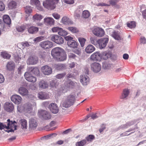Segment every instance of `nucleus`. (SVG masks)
Instances as JSON below:
<instances>
[{
	"mask_svg": "<svg viewBox=\"0 0 146 146\" xmlns=\"http://www.w3.org/2000/svg\"><path fill=\"white\" fill-rule=\"evenodd\" d=\"M50 37L51 41L58 44H62L64 42L63 38L58 35H52L50 36Z\"/></svg>",
	"mask_w": 146,
	"mask_h": 146,
	"instance_id": "obj_4",
	"label": "nucleus"
},
{
	"mask_svg": "<svg viewBox=\"0 0 146 146\" xmlns=\"http://www.w3.org/2000/svg\"><path fill=\"white\" fill-rule=\"evenodd\" d=\"M73 52L78 55L81 54V49L80 48H77L73 50Z\"/></svg>",
	"mask_w": 146,
	"mask_h": 146,
	"instance_id": "obj_64",
	"label": "nucleus"
},
{
	"mask_svg": "<svg viewBox=\"0 0 146 146\" xmlns=\"http://www.w3.org/2000/svg\"><path fill=\"white\" fill-rule=\"evenodd\" d=\"M129 91L127 89H125L123 90L121 98L124 99L127 97L129 94Z\"/></svg>",
	"mask_w": 146,
	"mask_h": 146,
	"instance_id": "obj_39",
	"label": "nucleus"
},
{
	"mask_svg": "<svg viewBox=\"0 0 146 146\" xmlns=\"http://www.w3.org/2000/svg\"><path fill=\"white\" fill-rule=\"evenodd\" d=\"M91 68L94 72L97 73L100 71L101 68V65L98 63L95 62L92 64Z\"/></svg>",
	"mask_w": 146,
	"mask_h": 146,
	"instance_id": "obj_15",
	"label": "nucleus"
},
{
	"mask_svg": "<svg viewBox=\"0 0 146 146\" xmlns=\"http://www.w3.org/2000/svg\"><path fill=\"white\" fill-rule=\"evenodd\" d=\"M127 26L130 28H134L136 26L135 23L134 21H131L130 23H127Z\"/></svg>",
	"mask_w": 146,
	"mask_h": 146,
	"instance_id": "obj_50",
	"label": "nucleus"
},
{
	"mask_svg": "<svg viewBox=\"0 0 146 146\" xmlns=\"http://www.w3.org/2000/svg\"><path fill=\"white\" fill-rule=\"evenodd\" d=\"M44 37L43 36H40L35 38L34 41L36 42H39L44 39Z\"/></svg>",
	"mask_w": 146,
	"mask_h": 146,
	"instance_id": "obj_59",
	"label": "nucleus"
},
{
	"mask_svg": "<svg viewBox=\"0 0 146 146\" xmlns=\"http://www.w3.org/2000/svg\"><path fill=\"white\" fill-rule=\"evenodd\" d=\"M111 56V54L109 52L105 51L103 52L101 54V59L102 58L104 60H106Z\"/></svg>",
	"mask_w": 146,
	"mask_h": 146,
	"instance_id": "obj_29",
	"label": "nucleus"
},
{
	"mask_svg": "<svg viewBox=\"0 0 146 146\" xmlns=\"http://www.w3.org/2000/svg\"><path fill=\"white\" fill-rule=\"evenodd\" d=\"M2 129L6 131H8V129L7 126L6 124H4L2 123H0V129L2 130Z\"/></svg>",
	"mask_w": 146,
	"mask_h": 146,
	"instance_id": "obj_51",
	"label": "nucleus"
},
{
	"mask_svg": "<svg viewBox=\"0 0 146 146\" xmlns=\"http://www.w3.org/2000/svg\"><path fill=\"white\" fill-rule=\"evenodd\" d=\"M16 2L13 0L9 1L8 4V7L9 9H14L16 8Z\"/></svg>",
	"mask_w": 146,
	"mask_h": 146,
	"instance_id": "obj_30",
	"label": "nucleus"
},
{
	"mask_svg": "<svg viewBox=\"0 0 146 146\" xmlns=\"http://www.w3.org/2000/svg\"><path fill=\"white\" fill-rule=\"evenodd\" d=\"M37 125V123L35 119L32 118L30 119L29 126L30 128L33 129L35 128Z\"/></svg>",
	"mask_w": 146,
	"mask_h": 146,
	"instance_id": "obj_26",
	"label": "nucleus"
},
{
	"mask_svg": "<svg viewBox=\"0 0 146 146\" xmlns=\"http://www.w3.org/2000/svg\"><path fill=\"white\" fill-rule=\"evenodd\" d=\"M39 45L42 48L46 50L52 48L53 45L52 42L48 40H46L40 42Z\"/></svg>",
	"mask_w": 146,
	"mask_h": 146,
	"instance_id": "obj_7",
	"label": "nucleus"
},
{
	"mask_svg": "<svg viewBox=\"0 0 146 146\" xmlns=\"http://www.w3.org/2000/svg\"><path fill=\"white\" fill-rule=\"evenodd\" d=\"M90 15L89 11L87 10L84 11L82 13V18L86 19L88 18Z\"/></svg>",
	"mask_w": 146,
	"mask_h": 146,
	"instance_id": "obj_35",
	"label": "nucleus"
},
{
	"mask_svg": "<svg viewBox=\"0 0 146 146\" xmlns=\"http://www.w3.org/2000/svg\"><path fill=\"white\" fill-rule=\"evenodd\" d=\"M112 36L116 40H120L121 39L119 34L118 32L115 31L113 32L112 34Z\"/></svg>",
	"mask_w": 146,
	"mask_h": 146,
	"instance_id": "obj_38",
	"label": "nucleus"
},
{
	"mask_svg": "<svg viewBox=\"0 0 146 146\" xmlns=\"http://www.w3.org/2000/svg\"><path fill=\"white\" fill-rule=\"evenodd\" d=\"M44 22L48 25H53L54 23V20L52 18L47 17L44 19Z\"/></svg>",
	"mask_w": 146,
	"mask_h": 146,
	"instance_id": "obj_28",
	"label": "nucleus"
},
{
	"mask_svg": "<svg viewBox=\"0 0 146 146\" xmlns=\"http://www.w3.org/2000/svg\"><path fill=\"white\" fill-rule=\"evenodd\" d=\"M76 100L75 96L70 95L67 96L66 100L62 104L63 107L67 108L72 105Z\"/></svg>",
	"mask_w": 146,
	"mask_h": 146,
	"instance_id": "obj_2",
	"label": "nucleus"
},
{
	"mask_svg": "<svg viewBox=\"0 0 146 146\" xmlns=\"http://www.w3.org/2000/svg\"><path fill=\"white\" fill-rule=\"evenodd\" d=\"M78 40L80 43L81 46L83 47L84 46L86 41V39L80 37L78 38Z\"/></svg>",
	"mask_w": 146,
	"mask_h": 146,
	"instance_id": "obj_49",
	"label": "nucleus"
},
{
	"mask_svg": "<svg viewBox=\"0 0 146 146\" xmlns=\"http://www.w3.org/2000/svg\"><path fill=\"white\" fill-rule=\"evenodd\" d=\"M66 75V74L65 73L59 74L57 75L56 76V77L58 79H61L63 78Z\"/></svg>",
	"mask_w": 146,
	"mask_h": 146,
	"instance_id": "obj_58",
	"label": "nucleus"
},
{
	"mask_svg": "<svg viewBox=\"0 0 146 146\" xmlns=\"http://www.w3.org/2000/svg\"><path fill=\"white\" fill-rule=\"evenodd\" d=\"M68 57L69 58L70 60L72 59H75L77 57V56L73 53H70L68 54Z\"/></svg>",
	"mask_w": 146,
	"mask_h": 146,
	"instance_id": "obj_56",
	"label": "nucleus"
},
{
	"mask_svg": "<svg viewBox=\"0 0 146 146\" xmlns=\"http://www.w3.org/2000/svg\"><path fill=\"white\" fill-rule=\"evenodd\" d=\"M68 34L67 31L63 30V29L60 28L59 31H58V34L61 36H66Z\"/></svg>",
	"mask_w": 146,
	"mask_h": 146,
	"instance_id": "obj_46",
	"label": "nucleus"
},
{
	"mask_svg": "<svg viewBox=\"0 0 146 146\" xmlns=\"http://www.w3.org/2000/svg\"><path fill=\"white\" fill-rule=\"evenodd\" d=\"M21 125L22 129H26L27 127V123L26 120L22 119L21 120Z\"/></svg>",
	"mask_w": 146,
	"mask_h": 146,
	"instance_id": "obj_48",
	"label": "nucleus"
},
{
	"mask_svg": "<svg viewBox=\"0 0 146 146\" xmlns=\"http://www.w3.org/2000/svg\"><path fill=\"white\" fill-rule=\"evenodd\" d=\"M54 67L57 70H61L63 69L65 66L63 64H55Z\"/></svg>",
	"mask_w": 146,
	"mask_h": 146,
	"instance_id": "obj_47",
	"label": "nucleus"
},
{
	"mask_svg": "<svg viewBox=\"0 0 146 146\" xmlns=\"http://www.w3.org/2000/svg\"><path fill=\"white\" fill-rule=\"evenodd\" d=\"M67 44L70 47L73 48H76L78 46L77 43L74 40L71 41H68Z\"/></svg>",
	"mask_w": 146,
	"mask_h": 146,
	"instance_id": "obj_33",
	"label": "nucleus"
},
{
	"mask_svg": "<svg viewBox=\"0 0 146 146\" xmlns=\"http://www.w3.org/2000/svg\"><path fill=\"white\" fill-rule=\"evenodd\" d=\"M41 70L42 72L45 75H49L52 72L51 68L47 65H45L42 66Z\"/></svg>",
	"mask_w": 146,
	"mask_h": 146,
	"instance_id": "obj_13",
	"label": "nucleus"
},
{
	"mask_svg": "<svg viewBox=\"0 0 146 146\" xmlns=\"http://www.w3.org/2000/svg\"><path fill=\"white\" fill-rule=\"evenodd\" d=\"M80 81L84 85H86L89 82V78L87 75H82L80 76Z\"/></svg>",
	"mask_w": 146,
	"mask_h": 146,
	"instance_id": "obj_19",
	"label": "nucleus"
},
{
	"mask_svg": "<svg viewBox=\"0 0 146 146\" xmlns=\"http://www.w3.org/2000/svg\"><path fill=\"white\" fill-rule=\"evenodd\" d=\"M30 4L32 5H35L36 6L37 9L39 10H42V8L40 6V2L38 0H31L30 1Z\"/></svg>",
	"mask_w": 146,
	"mask_h": 146,
	"instance_id": "obj_21",
	"label": "nucleus"
},
{
	"mask_svg": "<svg viewBox=\"0 0 146 146\" xmlns=\"http://www.w3.org/2000/svg\"><path fill=\"white\" fill-rule=\"evenodd\" d=\"M24 105L22 106L19 105L17 106V111L21 113L23 112H24Z\"/></svg>",
	"mask_w": 146,
	"mask_h": 146,
	"instance_id": "obj_55",
	"label": "nucleus"
},
{
	"mask_svg": "<svg viewBox=\"0 0 146 146\" xmlns=\"http://www.w3.org/2000/svg\"><path fill=\"white\" fill-rule=\"evenodd\" d=\"M52 15L54 19L57 20L59 19L60 17V15L57 13H53Z\"/></svg>",
	"mask_w": 146,
	"mask_h": 146,
	"instance_id": "obj_63",
	"label": "nucleus"
},
{
	"mask_svg": "<svg viewBox=\"0 0 146 146\" xmlns=\"http://www.w3.org/2000/svg\"><path fill=\"white\" fill-rule=\"evenodd\" d=\"M38 115L39 116L42 117L45 119H48L51 117V115L50 113L45 110H41L38 111Z\"/></svg>",
	"mask_w": 146,
	"mask_h": 146,
	"instance_id": "obj_9",
	"label": "nucleus"
},
{
	"mask_svg": "<svg viewBox=\"0 0 146 146\" xmlns=\"http://www.w3.org/2000/svg\"><path fill=\"white\" fill-rule=\"evenodd\" d=\"M24 76L25 79L29 82H35L36 80V77L32 75L30 72H25Z\"/></svg>",
	"mask_w": 146,
	"mask_h": 146,
	"instance_id": "obj_10",
	"label": "nucleus"
},
{
	"mask_svg": "<svg viewBox=\"0 0 146 146\" xmlns=\"http://www.w3.org/2000/svg\"><path fill=\"white\" fill-rule=\"evenodd\" d=\"M108 40V38H104L98 40V44H99V48L100 49L105 48L106 46Z\"/></svg>",
	"mask_w": 146,
	"mask_h": 146,
	"instance_id": "obj_11",
	"label": "nucleus"
},
{
	"mask_svg": "<svg viewBox=\"0 0 146 146\" xmlns=\"http://www.w3.org/2000/svg\"><path fill=\"white\" fill-rule=\"evenodd\" d=\"M60 28L58 27H54L52 29V31L53 33L58 32V31H59Z\"/></svg>",
	"mask_w": 146,
	"mask_h": 146,
	"instance_id": "obj_60",
	"label": "nucleus"
},
{
	"mask_svg": "<svg viewBox=\"0 0 146 146\" xmlns=\"http://www.w3.org/2000/svg\"><path fill=\"white\" fill-rule=\"evenodd\" d=\"M38 31V27L31 26L29 27L28 29V32L30 34H33L37 33Z\"/></svg>",
	"mask_w": 146,
	"mask_h": 146,
	"instance_id": "obj_25",
	"label": "nucleus"
},
{
	"mask_svg": "<svg viewBox=\"0 0 146 146\" xmlns=\"http://www.w3.org/2000/svg\"><path fill=\"white\" fill-rule=\"evenodd\" d=\"M95 138V137L94 135H90L86 137L85 140H86V141L91 142Z\"/></svg>",
	"mask_w": 146,
	"mask_h": 146,
	"instance_id": "obj_43",
	"label": "nucleus"
},
{
	"mask_svg": "<svg viewBox=\"0 0 146 146\" xmlns=\"http://www.w3.org/2000/svg\"><path fill=\"white\" fill-rule=\"evenodd\" d=\"M90 41L92 44L94 45H96L98 43V40H97V38L95 36L91 37L90 38Z\"/></svg>",
	"mask_w": 146,
	"mask_h": 146,
	"instance_id": "obj_45",
	"label": "nucleus"
},
{
	"mask_svg": "<svg viewBox=\"0 0 146 146\" xmlns=\"http://www.w3.org/2000/svg\"><path fill=\"white\" fill-rule=\"evenodd\" d=\"M4 107L5 110L8 112L12 111L14 109L13 104L11 102H6L4 104Z\"/></svg>",
	"mask_w": 146,
	"mask_h": 146,
	"instance_id": "obj_18",
	"label": "nucleus"
},
{
	"mask_svg": "<svg viewBox=\"0 0 146 146\" xmlns=\"http://www.w3.org/2000/svg\"><path fill=\"white\" fill-rule=\"evenodd\" d=\"M11 100L14 103L17 104H20L22 101V98L19 96L17 95H14L11 97Z\"/></svg>",
	"mask_w": 146,
	"mask_h": 146,
	"instance_id": "obj_12",
	"label": "nucleus"
},
{
	"mask_svg": "<svg viewBox=\"0 0 146 146\" xmlns=\"http://www.w3.org/2000/svg\"><path fill=\"white\" fill-rule=\"evenodd\" d=\"M119 0H110L109 2L110 4L112 5H115L119 1Z\"/></svg>",
	"mask_w": 146,
	"mask_h": 146,
	"instance_id": "obj_61",
	"label": "nucleus"
},
{
	"mask_svg": "<svg viewBox=\"0 0 146 146\" xmlns=\"http://www.w3.org/2000/svg\"><path fill=\"white\" fill-rule=\"evenodd\" d=\"M27 28V24L22 25L20 26L17 27L16 29L17 31L19 32H23Z\"/></svg>",
	"mask_w": 146,
	"mask_h": 146,
	"instance_id": "obj_31",
	"label": "nucleus"
},
{
	"mask_svg": "<svg viewBox=\"0 0 146 146\" xmlns=\"http://www.w3.org/2000/svg\"><path fill=\"white\" fill-rule=\"evenodd\" d=\"M4 22L0 19V29L2 31H4V28L5 27V24Z\"/></svg>",
	"mask_w": 146,
	"mask_h": 146,
	"instance_id": "obj_57",
	"label": "nucleus"
},
{
	"mask_svg": "<svg viewBox=\"0 0 146 146\" xmlns=\"http://www.w3.org/2000/svg\"><path fill=\"white\" fill-rule=\"evenodd\" d=\"M38 61V58L36 56H31L28 58L27 62L29 64L33 65L36 64Z\"/></svg>",
	"mask_w": 146,
	"mask_h": 146,
	"instance_id": "obj_17",
	"label": "nucleus"
},
{
	"mask_svg": "<svg viewBox=\"0 0 146 146\" xmlns=\"http://www.w3.org/2000/svg\"><path fill=\"white\" fill-rule=\"evenodd\" d=\"M92 31L94 35L98 37L103 36L105 33L104 30L99 27L94 28Z\"/></svg>",
	"mask_w": 146,
	"mask_h": 146,
	"instance_id": "obj_8",
	"label": "nucleus"
},
{
	"mask_svg": "<svg viewBox=\"0 0 146 146\" xmlns=\"http://www.w3.org/2000/svg\"><path fill=\"white\" fill-rule=\"evenodd\" d=\"M81 11L80 10V8L77 9L74 13V16L76 19L79 18L80 16Z\"/></svg>",
	"mask_w": 146,
	"mask_h": 146,
	"instance_id": "obj_41",
	"label": "nucleus"
},
{
	"mask_svg": "<svg viewBox=\"0 0 146 146\" xmlns=\"http://www.w3.org/2000/svg\"><path fill=\"white\" fill-rule=\"evenodd\" d=\"M38 98L42 100L48 99L50 98L49 95L45 92H41L38 94Z\"/></svg>",
	"mask_w": 146,
	"mask_h": 146,
	"instance_id": "obj_20",
	"label": "nucleus"
},
{
	"mask_svg": "<svg viewBox=\"0 0 146 146\" xmlns=\"http://www.w3.org/2000/svg\"><path fill=\"white\" fill-rule=\"evenodd\" d=\"M7 122V124L8 129V132H14V130L17 129V123L15 121H11L10 119H8Z\"/></svg>",
	"mask_w": 146,
	"mask_h": 146,
	"instance_id": "obj_5",
	"label": "nucleus"
},
{
	"mask_svg": "<svg viewBox=\"0 0 146 146\" xmlns=\"http://www.w3.org/2000/svg\"><path fill=\"white\" fill-rule=\"evenodd\" d=\"M95 47L92 45L89 44L86 47L85 50L88 54L91 53L95 50Z\"/></svg>",
	"mask_w": 146,
	"mask_h": 146,
	"instance_id": "obj_24",
	"label": "nucleus"
},
{
	"mask_svg": "<svg viewBox=\"0 0 146 146\" xmlns=\"http://www.w3.org/2000/svg\"><path fill=\"white\" fill-rule=\"evenodd\" d=\"M24 105V112L26 113L28 112L29 111H30L32 110V105L30 103H27Z\"/></svg>",
	"mask_w": 146,
	"mask_h": 146,
	"instance_id": "obj_27",
	"label": "nucleus"
},
{
	"mask_svg": "<svg viewBox=\"0 0 146 146\" xmlns=\"http://www.w3.org/2000/svg\"><path fill=\"white\" fill-rule=\"evenodd\" d=\"M29 70L31 71L30 72L31 73H33L36 76H38L39 75V71L38 68H33L32 67H31L29 68Z\"/></svg>",
	"mask_w": 146,
	"mask_h": 146,
	"instance_id": "obj_36",
	"label": "nucleus"
},
{
	"mask_svg": "<svg viewBox=\"0 0 146 146\" xmlns=\"http://www.w3.org/2000/svg\"><path fill=\"white\" fill-rule=\"evenodd\" d=\"M3 21L5 23L9 25L11 23V19L8 15H4L3 17Z\"/></svg>",
	"mask_w": 146,
	"mask_h": 146,
	"instance_id": "obj_32",
	"label": "nucleus"
},
{
	"mask_svg": "<svg viewBox=\"0 0 146 146\" xmlns=\"http://www.w3.org/2000/svg\"><path fill=\"white\" fill-rule=\"evenodd\" d=\"M19 92L23 96H28L29 95V91L26 88L21 87L19 89Z\"/></svg>",
	"mask_w": 146,
	"mask_h": 146,
	"instance_id": "obj_23",
	"label": "nucleus"
},
{
	"mask_svg": "<svg viewBox=\"0 0 146 146\" xmlns=\"http://www.w3.org/2000/svg\"><path fill=\"white\" fill-rule=\"evenodd\" d=\"M58 0H45L43 2V5L48 9H53L55 8L54 4L57 3Z\"/></svg>",
	"mask_w": 146,
	"mask_h": 146,
	"instance_id": "obj_3",
	"label": "nucleus"
},
{
	"mask_svg": "<svg viewBox=\"0 0 146 146\" xmlns=\"http://www.w3.org/2000/svg\"><path fill=\"white\" fill-rule=\"evenodd\" d=\"M43 18V17L41 15L36 14L33 17V19L35 21H40Z\"/></svg>",
	"mask_w": 146,
	"mask_h": 146,
	"instance_id": "obj_37",
	"label": "nucleus"
},
{
	"mask_svg": "<svg viewBox=\"0 0 146 146\" xmlns=\"http://www.w3.org/2000/svg\"><path fill=\"white\" fill-rule=\"evenodd\" d=\"M75 86V83L70 80H68L65 83V86L64 87L62 92L63 93L66 92L70 88H72Z\"/></svg>",
	"mask_w": 146,
	"mask_h": 146,
	"instance_id": "obj_6",
	"label": "nucleus"
},
{
	"mask_svg": "<svg viewBox=\"0 0 146 146\" xmlns=\"http://www.w3.org/2000/svg\"><path fill=\"white\" fill-rule=\"evenodd\" d=\"M90 58L94 61H100L101 59V54L99 52H96L91 55Z\"/></svg>",
	"mask_w": 146,
	"mask_h": 146,
	"instance_id": "obj_16",
	"label": "nucleus"
},
{
	"mask_svg": "<svg viewBox=\"0 0 146 146\" xmlns=\"http://www.w3.org/2000/svg\"><path fill=\"white\" fill-rule=\"evenodd\" d=\"M7 69L9 70H14L15 68V64L14 62H9L7 66Z\"/></svg>",
	"mask_w": 146,
	"mask_h": 146,
	"instance_id": "obj_34",
	"label": "nucleus"
},
{
	"mask_svg": "<svg viewBox=\"0 0 146 146\" xmlns=\"http://www.w3.org/2000/svg\"><path fill=\"white\" fill-rule=\"evenodd\" d=\"M5 6L3 2L0 1V11H3L5 9Z\"/></svg>",
	"mask_w": 146,
	"mask_h": 146,
	"instance_id": "obj_62",
	"label": "nucleus"
},
{
	"mask_svg": "<svg viewBox=\"0 0 146 146\" xmlns=\"http://www.w3.org/2000/svg\"><path fill=\"white\" fill-rule=\"evenodd\" d=\"M67 29L73 33H76L78 31L77 29L74 27H68L67 28Z\"/></svg>",
	"mask_w": 146,
	"mask_h": 146,
	"instance_id": "obj_53",
	"label": "nucleus"
},
{
	"mask_svg": "<svg viewBox=\"0 0 146 146\" xmlns=\"http://www.w3.org/2000/svg\"><path fill=\"white\" fill-rule=\"evenodd\" d=\"M38 86L40 89H46L48 88V84L44 80H41L39 82Z\"/></svg>",
	"mask_w": 146,
	"mask_h": 146,
	"instance_id": "obj_22",
	"label": "nucleus"
},
{
	"mask_svg": "<svg viewBox=\"0 0 146 146\" xmlns=\"http://www.w3.org/2000/svg\"><path fill=\"white\" fill-rule=\"evenodd\" d=\"M86 143V140L84 139L79 141L77 142L76 144V146H84Z\"/></svg>",
	"mask_w": 146,
	"mask_h": 146,
	"instance_id": "obj_44",
	"label": "nucleus"
},
{
	"mask_svg": "<svg viewBox=\"0 0 146 146\" xmlns=\"http://www.w3.org/2000/svg\"><path fill=\"white\" fill-rule=\"evenodd\" d=\"M111 65L106 62H103L102 64V68L104 69H109L110 68Z\"/></svg>",
	"mask_w": 146,
	"mask_h": 146,
	"instance_id": "obj_52",
	"label": "nucleus"
},
{
	"mask_svg": "<svg viewBox=\"0 0 146 146\" xmlns=\"http://www.w3.org/2000/svg\"><path fill=\"white\" fill-rule=\"evenodd\" d=\"M51 54L53 58L58 61H62L65 60L67 58L66 53L61 48L57 47L53 48Z\"/></svg>",
	"mask_w": 146,
	"mask_h": 146,
	"instance_id": "obj_1",
	"label": "nucleus"
},
{
	"mask_svg": "<svg viewBox=\"0 0 146 146\" xmlns=\"http://www.w3.org/2000/svg\"><path fill=\"white\" fill-rule=\"evenodd\" d=\"M48 108L52 113L56 114L58 112V107L55 103H52L49 105Z\"/></svg>",
	"mask_w": 146,
	"mask_h": 146,
	"instance_id": "obj_14",
	"label": "nucleus"
},
{
	"mask_svg": "<svg viewBox=\"0 0 146 146\" xmlns=\"http://www.w3.org/2000/svg\"><path fill=\"white\" fill-rule=\"evenodd\" d=\"M32 9L31 6H27L25 8V11L26 13L29 14L32 12Z\"/></svg>",
	"mask_w": 146,
	"mask_h": 146,
	"instance_id": "obj_54",
	"label": "nucleus"
},
{
	"mask_svg": "<svg viewBox=\"0 0 146 146\" xmlns=\"http://www.w3.org/2000/svg\"><path fill=\"white\" fill-rule=\"evenodd\" d=\"M61 21L62 23L65 24H68L71 23L70 19L66 17H63Z\"/></svg>",
	"mask_w": 146,
	"mask_h": 146,
	"instance_id": "obj_40",
	"label": "nucleus"
},
{
	"mask_svg": "<svg viewBox=\"0 0 146 146\" xmlns=\"http://www.w3.org/2000/svg\"><path fill=\"white\" fill-rule=\"evenodd\" d=\"M1 55L3 58L7 59H9L11 56L10 54L5 51L2 52L1 53Z\"/></svg>",
	"mask_w": 146,
	"mask_h": 146,
	"instance_id": "obj_42",
	"label": "nucleus"
}]
</instances>
